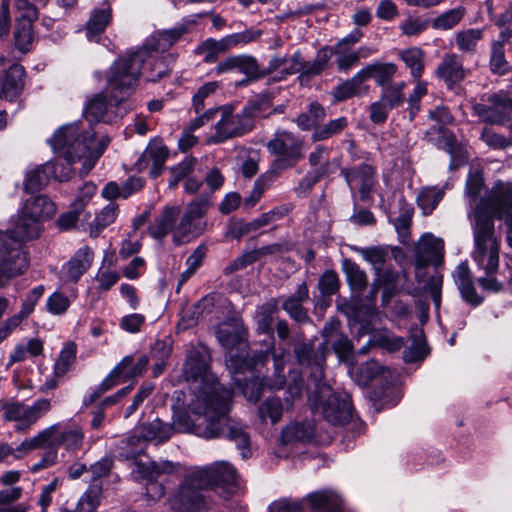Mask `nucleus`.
<instances>
[{
    "label": "nucleus",
    "mask_w": 512,
    "mask_h": 512,
    "mask_svg": "<svg viewBox=\"0 0 512 512\" xmlns=\"http://www.w3.org/2000/svg\"><path fill=\"white\" fill-rule=\"evenodd\" d=\"M215 383H206L195 394L191 403L192 416L182 413L177 415L171 426L174 433H192L197 436L213 439L225 436L236 443L243 459L251 456L250 435L247 427L228 417L231 408L233 391L223 390Z\"/></svg>",
    "instance_id": "1"
},
{
    "label": "nucleus",
    "mask_w": 512,
    "mask_h": 512,
    "mask_svg": "<svg viewBox=\"0 0 512 512\" xmlns=\"http://www.w3.org/2000/svg\"><path fill=\"white\" fill-rule=\"evenodd\" d=\"M188 27L178 24L173 28L159 31L136 51L117 59L107 76V91L113 94L116 103L128 96L137 85L141 75L147 81L155 82L168 73L163 53L170 49L185 33Z\"/></svg>",
    "instance_id": "2"
},
{
    "label": "nucleus",
    "mask_w": 512,
    "mask_h": 512,
    "mask_svg": "<svg viewBox=\"0 0 512 512\" xmlns=\"http://www.w3.org/2000/svg\"><path fill=\"white\" fill-rule=\"evenodd\" d=\"M471 218L473 249L471 258L485 274H495L499 267L501 236L496 232L494 218L504 220L506 242L512 248V186L494 188L487 198L474 207Z\"/></svg>",
    "instance_id": "3"
},
{
    "label": "nucleus",
    "mask_w": 512,
    "mask_h": 512,
    "mask_svg": "<svg viewBox=\"0 0 512 512\" xmlns=\"http://www.w3.org/2000/svg\"><path fill=\"white\" fill-rule=\"evenodd\" d=\"M95 136L92 125L79 121L60 127L48 143L67 165L82 161L79 174L83 177L95 166L110 142V138L105 136L95 143Z\"/></svg>",
    "instance_id": "4"
},
{
    "label": "nucleus",
    "mask_w": 512,
    "mask_h": 512,
    "mask_svg": "<svg viewBox=\"0 0 512 512\" xmlns=\"http://www.w3.org/2000/svg\"><path fill=\"white\" fill-rule=\"evenodd\" d=\"M246 335L244 324L238 320L224 322L217 328V340L228 350L225 361L229 372L235 373L244 368L255 369L259 365H265L269 359L268 351L249 353Z\"/></svg>",
    "instance_id": "5"
},
{
    "label": "nucleus",
    "mask_w": 512,
    "mask_h": 512,
    "mask_svg": "<svg viewBox=\"0 0 512 512\" xmlns=\"http://www.w3.org/2000/svg\"><path fill=\"white\" fill-rule=\"evenodd\" d=\"M269 105L268 98H259L249 102L239 113H234L232 105L219 106L220 118L214 124V133L207 139V143L222 144L248 134L255 127L254 118Z\"/></svg>",
    "instance_id": "6"
},
{
    "label": "nucleus",
    "mask_w": 512,
    "mask_h": 512,
    "mask_svg": "<svg viewBox=\"0 0 512 512\" xmlns=\"http://www.w3.org/2000/svg\"><path fill=\"white\" fill-rule=\"evenodd\" d=\"M314 409L332 425H344L352 419L353 406L347 392H335L324 381L307 387Z\"/></svg>",
    "instance_id": "7"
},
{
    "label": "nucleus",
    "mask_w": 512,
    "mask_h": 512,
    "mask_svg": "<svg viewBox=\"0 0 512 512\" xmlns=\"http://www.w3.org/2000/svg\"><path fill=\"white\" fill-rule=\"evenodd\" d=\"M265 147L273 157L270 167L280 173L293 168L304 158L303 138L285 129H276Z\"/></svg>",
    "instance_id": "8"
},
{
    "label": "nucleus",
    "mask_w": 512,
    "mask_h": 512,
    "mask_svg": "<svg viewBox=\"0 0 512 512\" xmlns=\"http://www.w3.org/2000/svg\"><path fill=\"white\" fill-rule=\"evenodd\" d=\"M209 196H201L185 206L179 223L173 230V242L181 245L202 235L207 229L205 215L211 207Z\"/></svg>",
    "instance_id": "9"
},
{
    "label": "nucleus",
    "mask_w": 512,
    "mask_h": 512,
    "mask_svg": "<svg viewBox=\"0 0 512 512\" xmlns=\"http://www.w3.org/2000/svg\"><path fill=\"white\" fill-rule=\"evenodd\" d=\"M194 482L213 488L224 497L236 494L240 488L235 468L227 462H215L193 471Z\"/></svg>",
    "instance_id": "10"
},
{
    "label": "nucleus",
    "mask_w": 512,
    "mask_h": 512,
    "mask_svg": "<svg viewBox=\"0 0 512 512\" xmlns=\"http://www.w3.org/2000/svg\"><path fill=\"white\" fill-rule=\"evenodd\" d=\"M292 352L295 362L299 366L311 369L307 387L323 381V365L329 353V349H325V345L315 346L314 339L298 338L292 342Z\"/></svg>",
    "instance_id": "11"
},
{
    "label": "nucleus",
    "mask_w": 512,
    "mask_h": 512,
    "mask_svg": "<svg viewBox=\"0 0 512 512\" xmlns=\"http://www.w3.org/2000/svg\"><path fill=\"white\" fill-rule=\"evenodd\" d=\"M488 104L473 105V112L490 125H504L510 119L512 98L504 92L494 93L487 99Z\"/></svg>",
    "instance_id": "12"
},
{
    "label": "nucleus",
    "mask_w": 512,
    "mask_h": 512,
    "mask_svg": "<svg viewBox=\"0 0 512 512\" xmlns=\"http://www.w3.org/2000/svg\"><path fill=\"white\" fill-rule=\"evenodd\" d=\"M202 484L194 482L193 472L184 480L171 500V506L178 512H201L207 508L206 497L201 492Z\"/></svg>",
    "instance_id": "13"
},
{
    "label": "nucleus",
    "mask_w": 512,
    "mask_h": 512,
    "mask_svg": "<svg viewBox=\"0 0 512 512\" xmlns=\"http://www.w3.org/2000/svg\"><path fill=\"white\" fill-rule=\"evenodd\" d=\"M71 166L72 165H67L66 163L65 165L63 163L58 165L47 161L46 163L29 170L25 177V190L28 192L41 190L49 183L52 177L56 178L58 181L69 180L74 174Z\"/></svg>",
    "instance_id": "14"
},
{
    "label": "nucleus",
    "mask_w": 512,
    "mask_h": 512,
    "mask_svg": "<svg viewBox=\"0 0 512 512\" xmlns=\"http://www.w3.org/2000/svg\"><path fill=\"white\" fill-rule=\"evenodd\" d=\"M185 372L188 377L194 379V394L206 383H215L219 387V394H222L223 390H228L219 383L214 374L208 372V355L202 349L192 348L189 350L185 362Z\"/></svg>",
    "instance_id": "15"
},
{
    "label": "nucleus",
    "mask_w": 512,
    "mask_h": 512,
    "mask_svg": "<svg viewBox=\"0 0 512 512\" xmlns=\"http://www.w3.org/2000/svg\"><path fill=\"white\" fill-rule=\"evenodd\" d=\"M9 243L0 242V287L24 273L28 267L25 253L17 247L15 241Z\"/></svg>",
    "instance_id": "16"
},
{
    "label": "nucleus",
    "mask_w": 512,
    "mask_h": 512,
    "mask_svg": "<svg viewBox=\"0 0 512 512\" xmlns=\"http://www.w3.org/2000/svg\"><path fill=\"white\" fill-rule=\"evenodd\" d=\"M40 232L41 225L21 210L11 220L10 228L7 231H0V242L10 245V241H15L17 247L21 249L22 242L38 237Z\"/></svg>",
    "instance_id": "17"
},
{
    "label": "nucleus",
    "mask_w": 512,
    "mask_h": 512,
    "mask_svg": "<svg viewBox=\"0 0 512 512\" xmlns=\"http://www.w3.org/2000/svg\"><path fill=\"white\" fill-rule=\"evenodd\" d=\"M2 409L6 420L21 421L24 425L31 426L50 411L51 402L44 398L35 401L31 406L19 402H10L4 404Z\"/></svg>",
    "instance_id": "18"
},
{
    "label": "nucleus",
    "mask_w": 512,
    "mask_h": 512,
    "mask_svg": "<svg viewBox=\"0 0 512 512\" xmlns=\"http://www.w3.org/2000/svg\"><path fill=\"white\" fill-rule=\"evenodd\" d=\"M341 175L350 188L352 196L358 189L361 200L369 198L375 182V170L371 165L363 163L356 167L342 168Z\"/></svg>",
    "instance_id": "19"
},
{
    "label": "nucleus",
    "mask_w": 512,
    "mask_h": 512,
    "mask_svg": "<svg viewBox=\"0 0 512 512\" xmlns=\"http://www.w3.org/2000/svg\"><path fill=\"white\" fill-rule=\"evenodd\" d=\"M173 435V427L169 423H164L159 418L151 422L144 423L134 430V433L128 438V443L134 444L136 441L143 440L163 443Z\"/></svg>",
    "instance_id": "20"
},
{
    "label": "nucleus",
    "mask_w": 512,
    "mask_h": 512,
    "mask_svg": "<svg viewBox=\"0 0 512 512\" xmlns=\"http://www.w3.org/2000/svg\"><path fill=\"white\" fill-rule=\"evenodd\" d=\"M93 259L94 253L89 246L79 248L62 267V279L65 282H77L90 268Z\"/></svg>",
    "instance_id": "21"
},
{
    "label": "nucleus",
    "mask_w": 512,
    "mask_h": 512,
    "mask_svg": "<svg viewBox=\"0 0 512 512\" xmlns=\"http://www.w3.org/2000/svg\"><path fill=\"white\" fill-rule=\"evenodd\" d=\"M454 282L460 292L462 299L476 307L483 302V297L478 295L467 261L461 262L452 273Z\"/></svg>",
    "instance_id": "22"
},
{
    "label": "nucleus",
    "mask_w": 512,
    "mask_h": 512,
    "mask_svg": "<svg viewBox=\"0 0 512 512\" xmlns=\"http://www.w3.org/2000/svg\"><path fill=\"white\" fill-rule=\"evenodd\" d=\"M168 155L169 151L167 147L161 142H150L137 161L136 166L138 170H144L151 163L152 168L150 170V175L153 178H156L161 174Z\"/></svg>",
    "instance_id": "23"
},
{
    "label": "nucleus",
    "mask_w": 512,
    "mask_h": 512,
    "mask_svg": "<svg viewBox=\"0 0 512 512\" xmlns=\"http://www.w3.org/2000/svg\"><path fill=\"white\" fill-rule=\"evenodd\" d=\"M309 299V290L305 282L298 285L296 291L284 299L282 309L289 317L298 323H307L310 318L308 310L304 308L303 303Z\"/></svg>",
    "instance_id": "24"
},
{
    "label": "nucleus",
    "mask_w": 512,
    "mask_h": 512,
    "mask_svg": "<svg viewBox=\"0 0 512 512\" xmlns=\"http://www.w3.org/2000/svg\"><path fill=\"white\" fill-rule=\"evenodd\" d=\"M25 70L23 66L13 63L9 68L0 73V99L13 100L21 93Z\"/></svg>",
    "instance_id": "25"
},
{
    "label": "nucleus",
    "mask_w": 512,
    "mask_h": 512,
    "mask_svg": "<svg viewBox=\"0 0 512 512\" xmlns=\"http://www.w3.org/2000/svg\"><path fill=\"white\" fill-rule=\"evenodd\" d=\"M262 366L263 365H259L255 369L244 368L235 373L229 372L235 386H237L242 395L248 401L253 403H256L257 401L260 400L264 388H266L264 381L262 380V378H259L257 376H253L250 379H247L242 378L241 375L245 374L246 371H249L251 374H253L255 371H258L259 368Z\"/></svg>",
    "instance_id": "26"
},
{
    "label": "nucleus",
    "mask_w": 512,
    "mask_h": 512,
    "mask_svg": "<svg viewBox=\"0 0 512 512\" xmlns=\"http://www.w3.org/2000/svg\"><path fill=\"white\" fill-rule=\"evenodd\" d=\"M59 424L61 428L54 436V447L62 445L68 452L80 450L85 438L82 427L72 420Z\"/></svg>",
    "instance_id": "27"
},
{
    "label": "nucleus",
    "mask_w": 512,
    "mask_h": 512,
    "mask_svg": "<svg viewBox=\"0 0 512 512\" xmlns=\"http://www.w3.org/2000/svg\"><path fill=\"white\" fill-rule=\"evenodd\" d=\"M364 82L368 79H374L377 86L385 88L391 85V82L397 73V66L391 62H373L360 70Z\"/></svg>",
    "instance_id": "28"
},
{
    "label": "nucleus",
    "mask_w": 512,
    "mask_h": 512,
    "mask_svg": "<svg viewBox=\"0 0 512 512\" xmlns=\"http://www.w3.org/2000/svg\"><path fill=\"white\" fill-rule=\"evenodd\" d=\"M40 225L43 220L51 218L56 212V206L45 195H35L27 199L21 209Z\"/></svg>",
    "instance_id": "29"
},
{
    "label": "nucleus",
    "mask_w": 512,
    "mask_h": 512,
    "mask_svg": "<svg viewBox=\"0 0 512 512\" xmlns=\"http://www.w3.org/2000/svg\"><path fill=\"white\" fill-rule=\"evenodd\" d=\"M179 217V207L167 206L163 209L161 215L155 220V222L148 227L149 235L155 240L161 241L176 226V221Z\"/></svg>",
    "instance_id": "30"
},
{
    "label": "nucleus",
    "mask_w": 512,
    "mask_h": 512,
    "mask_svg": "<svg viewBox=\"0 0 512 512\" xmlns=\"http://www.w3.org/2000/svg\"><path fill=\"white\" fill-rule=\"evenodd\" d=\"M60 424H53L37 435L25 439L20 446L15 449V458H21L27 452L40 447H54V436L59 432Z\"/></svg>",
    "instance_id": "31"
},
{
    "label": "nucleus",
    "mask_w": 512,
    "mask_h": 512,
    "mask_svg": "<svg viewBox=\"0 0 512 512\" xmlns=\"http://www.w3.org/2000/svg\"><path fill=\"white\" fill-rule=\"evenodd\" d=\"M137 473L141 475V477L147 479V494L150 495L153 499L161 498L165 491L164 487L156 482V478L167 471V468L170 467L168 464H158L152 462L150 466H145L144 464L138 463L136 465Z\"/></svg>",
    "instance_id": "32"
},
{
    "label": "nucleus",
    "mask_w": 512,
    "mask_h": 512,
    "mask_svg": "<svg viewBox=\"0 0 512 512\" xmlns=\"http://www.w3.org/2000/svg\"><path fill=\"white\" fill-rule=\"evenodd\" d=\"M306 499L316 512H343L342 498L332 491L311 493Z\"/></svg>",
    "instance_id": "33"
},
{
    "label": "nucleus",
    "mask_w": 512,
    "mask_h": 512,
    "mask_svg": "<svg viewBox=\"0 0 512 512\" xmlns=\"http://www.w3.org/2000/svg\"><path fill=\"white\" fill-rule=\"evenodd\" d=\"M437 74L448 84L462 81L465 70L460 57L454 53L445 55L437 68Z\"/></svg>",
    "instance_id": "34"
},
{
    "label": "nucleus",
    "mask_w": 512,
    "mask_h": 512,
    "mask_svg": "<svg viewBox=\"0 0 512 512\" xmlns=\"http://www.w3.org/2000/svg\"><path fill=\"white\" fill-rule=\"evenodd\" d=\"M279 175L280 172L272 169L271 167L265 173L260 175L255 180L250 195L243 199V207L248 209L255 206L265 191H267L276 181Z\"/></svg>",
    "instance_id": "35"
},
{
    "label": "nucleus",
    "mask_w": 512,
    "mask_h": 512,
    "mask_svg": "<svg viewBox=\"0 0 512 512\" xmlns=\"http://www.w3.org/2000/svg\"><path fill=\"white\" fill-rule=\"evenodd\" d=\"M332 57L330 47L325 46L317 51L316 57L312 61H303L300 72L302 78H312L320 75L327 70Z\"/></svg>",
    "instance_id": "36"
},
{
    "label": "nucleus",
    "mask_w": 512,
    "mask_h": 512,
    "mask_svg": "<svg viewBox=\"0 0 512 512\" xmlns=\"http://www.w3.org/2000/svg\"><path fill=\"white\" fill-rule=\"evenodd\" d=\"M342 270L352 291L361 293L367 288V274L357 263L350 259H344L342 261Z\"/></svg>",
    "instance_id": "37"
},
{
    "label": "nucleus",
    "mask_w": 512,
    "mask_h": 512,
    "mask_svg": "<svg viewBox=\"0 0 512 512\" xmlns=\"http://www.w3.org/2000/svg\"><path fill=\"white\" fill-rule=\"evenodd\" d=\"M440 145L447 153H449L451 157V169L463 165L467 161L465 148L461 143L457 141L455 135L452 132L444 131L442 133Z\"/></svg>",
    "instance_id": "38"
},
{
    "label": "nucleus",
    "mask_w": 512,
    "mask_h": 512,
    "mask_svg": "<svg viewBox=\"0 0 512 512\" xmlns=\"http://www.w3.org/2000/svg\"><path fill=\"white\" fill-rule=\"evenodd\" d=\"M332 55H337L336 65L339 71L348 72L352 67L357 65L361 58H367L375 51L369 47L363 46L360 47L357 51L346 53L343 49H339V52L336 51L335 47H330Z\"/></svg>",
    "instance_id": "39"
},
{
    "label": "nucleus",
    "mask_w": 512,
    "mask_h": 512,
    "mask_svg": "<svg viewBox=\"0 0 512 512\" xmlns=\"http://www.w3.org/2000/svg\"><path fill=\"white\" fill-rule=\"evenodd\" d=\"M278 312V304L276 299L259 306L255 312V321L257 331L261 334H271L274 316Z\"/></svg>",
    "instance_id": "40"
},
{
    "label": "nucleus",
    "mask_w": 512,
    "mask_h": 512,
    "mask_svg": "<svg viewBox=\"0 0 512 512\" xmlns=\"http://www.w3.org/2000/svg\"><path fill=\"white\" fill-rule=\"evenodd\" d=\"M483 38V30L479 28H469L458 31L455 34V44L459 51L466 54H474L478 43Z\"/></svg>",
    "instance_id": "41"
},
{
    "label": "nucleus",
    "mask_w": 512,
    "mask_h": 512,
    "mask_svg": "<svg viewBox=\"0 0 512 512\" xmlns=\"http://www.w3.org/2000/svg\"><path fill=\"white\" fill-rule=\"evenodd\" d=\"M109 103L106 96L103 93L96 94L88 103L85 108L86 121L83 122L85 125L92 123H98L100 121H106L105 115L108 111Z\"/></svg>",
    "instance_id": "42"
},
{
    "label": "nucleus",
    "mask_w": 512,
    "mask_h": 512,
    "mask_svg": "<svg viewBox=\"0 0 512 512\" xmlns=\"http://www.w3.org/2000/svg\"><path fill=\"white\" fill-rule=\"evenodd\" d=\"M465 15L466 8L464 6H457L434 18L431 21V26L435 30H450L456 27Z\"/></svg>",
    "instance_id": "43"
},
{
    "label": "nucleus",
    "mask_w": 512,
    "mask_h": 512,
    "mask_svg": "<svg viewBox=\"0 0 512 512\" xmlns=\"http://www.w3.org/2000/svg\"><path fill=\"white\" fill-rule=\"evenodd\" d=\"M314 428L311 424L300 422L287 425L281 432V437L284 443H291L295 441L306 442L312 438Z\"/></svg>",
    "instance_id": "44"
},
{
    "label": "nucleus",
    "mask_w": 512,
    "mask_h": 512,
    "mask_svg": "<svg viewBox=\"0 0 512 512\" xmlns=\"http://www.w3.org/2000/svg\"><path fill=\"white\" fill-rule=\"evenodd\" d=\"M111 20L110 8L95 9L86 24V35L89 40H93L101 34Z\"/></svg>",
    "instance_id": "45"
},
{
    "label": "nucleus",
    "mask_w": 512,
    "mask_h": 512,
    "mask_svg": "<svg viewBox=\"0 0 512 512\" xmlns=\"http://www.w3.org/2000/svg\"><path fill=\"white\" fill-rule=\"evenodd\" d=\"M363 82L361 72L358 71L352 78L334 87L332 95L338 102L345 101L360 94V87Z\"/></svg>",
    "instance_id": "46"
},
{
    "label": "nucleus",
    "mask_w": 512,
    "mask_h": 512,
    "mask_svg": "<svg viewBox=\"0 0 512 512\" xmlns=\"http://www.w3.org/2000/svg\"><path fill=\"white\" fill-rule=\"evenodd\" d=\"M118 215V205L110 202L98 213L91 223L90 235L97 237L107 226L112 224Z\"/></svg>",
    "instance_id": "47"
},
{
    "label": "nucleus",
    "mask_w": 512,
    "mask_h": 512,
    "mask_svg": "<svg viewBox=\"0 0 512 512\" xmlns=\"http://www.w3.org/2000/svg\"><path fill=\"white\" fill-rule=\"evenodd\" d=\"M348 125L346 117H339L317 126L311 135L313 141H324L342 132Z\"/></svg>",
    "instance_id": "48"
},
{
    "label": "nucleus",
    "mask_w": 512,
    "mask_h": 512,
    "mask_svg": "<svg viewBox=\"0 0 512 512\" xmlns=\"http://www.w3.org/2000/svg\"><path fill=\"white\" fill-rule=\"evenodd\" d=\"M282 414L283 405L277 397L267 398L258 407V416L263 423L270 420L272 424H275L280 421Z\"/></svg>",
    "instance_id": "49"
},
{
    "label": "nucleus",
    "mask_w": 512,
    "mask_h": 512,
    "mask_svg": "<svg viewBox=\"0 0 512 512\" xmlns=\"http://www.w3.org/2000/svg\"><path fill=\"white\" fill-rule=\"evenodd\" d=\"M405 82H397L383 88L380 99L392 110L397 108L406 100L404 89Z\"/></svg>",
    "instance_id": "50"
},
{
    "label": "nucleus",
    "mask_w": 512,
    "mask_h": 512,
    "mask_svg": "<svg viewBox=\"0 0 512 512\" xmlns=\"http://www.w3.org/2000/svg\"><path fill=\"white\" fill-rule=\"evenodd\" d=\"M412 217L413 208L404 206L401 208L399 215L392 221L402 244L409 242Z\"/></svg>",
    "instance_id": "51"
},
{
    "label": "nucleus",
    "mask_w": 512,
    "mask_h": 512,
    "mask_svg": "<svg viewBox=\"0 0 512 512\" xmlns=\"http://www.w3.org/2000/svg\"><path fill=\"white\" fill-rule=\"evenodd\" d=\"M33 22L18 21L14 32L15 46L22 52H27L33 40Z\"/></svg>",
    "instance_id": "52"
},
{
    "label": "nucleus",
    "mask_w": 512,
    "mask_h": 512,
    "mask_svg": "<svg viewBox=\"0 0 512 512\" xmlns=\"http://www.w3.org/2000/svg\"><path fill=\"white\" fill-rule=\"evenodd\" d=\"M318 290L323 297L335 295L340 288V279L333 269L325 270L319 277Z\"/></svg>",
    "instance_id": "53"
},
{
    "label": "nucleus",
    "mask_w": 512,
    "mask_h": 512,
    "mask_svg": "<svg viewBox=\"0 0 512 512\" xmlns=\"http://www.w3.org/2000/svg\"><path fill=\"white\" fill-rule=\"evenodd\" d=\"M444 191L436 188H426L419 194L417 201L423 213L428 215L437 207L443 199Z\"/></svg>",
    "instance_id": "54"
},
{
    "label": "nucleus",
    "mask_w": 512,
    "mask_h": 512,
    "mask_svg": "<svg viewBox=\"0 0 512 512\" xmlns=\"http://www.w3.org/2000/svg\"><path fill=\"white\" fill-rule=\"evenodd\" d=\"M357 252L362 256V258L365 261L372 265L375 273H379V271L384 269V264L388 258V253L383 248H358Z\"/></svg>",
    "instance_id": "55"
},
{
    "label": "nucleus",
    "mask_w": 512,
    "mask_h": 512,
    "mask_svg": "<svg viewBox=\"0 0 512 512\" xmlns=\"http://www.w3.org/2000/svg\"><path fill=\"white\" fill-rule=\"evenodd\" d=\"M101 495V487L98 484L89 486L84 495L79 499L76 510L77 512H95L99 505Z\"/></svg>",
    "instance_id": "56"
},
{
    "label": "nucleus",
    "mask_w": 512,
    "mask_h": 512,
    "mask_svg": "<svg viewBox=\"0 0 512 512\" xmlns=\"http://www.w3.org/2000/svg\"><path fill=\"white\" fill-rule=\"evenodd\" d=\"M400 58L411 70L415 78H419L423 72V53L419 48H410L400 53Z\"/></svg>",
    "instance_id": "57"
},
{
    "label": "nucleus",
    "mask_w": 512,
    "mask_h": 512,
    "mask_svg": "<svg viewBox=\"0 0 512 512\" xmlns=\"http://www.w3.org/2000/svg\"><path fill=\"white\" fill-rule=\"evenodd\" d=\"M419 249L427 255L428 260L437 261L443 256L444 243L440 238L427 235L422 238Z\"/></svg>",
    "instance_id": "58"
},
{
    "label": "nucleus",
    "mask_w": 512,
    "mask_h": 512,
    "mask_svg": "<svg viewBox=\"0 0 512 512\" xmlns=\"http://www.w3.org/2000/svg\"><path fill=\"white\" fill-rule=\"evenodd\" d=\"M490 68L494 73L504 75L509 70V64L505 59V47L502 42H494L490 57Z\"/></svg>",
    "instance_id": "59"
},
{
    "label": "nucleus",
    "mask_w": 512,
    "mask_h": 512,
    "mask_svg": "<svg viewBox=\"0 0 512 512\" xmlns=\"http://www.w3.org/2000/svg\"><path fill=\"white\" fill-rule=\"evenodd\" d=\"M219 88L217 81L203 84L195 93L192 99V108L196 114H199L205 108V101L209 99Z\"/></svg>",
    "instance_id": "60"
},
{
    "label": "nucleus",
    "mask_w": 512,
    "mask_h": 512,
    "mask_svg": "<svg viewBox=\"0 0 512 512\" xmlns=\"http://www.w3.org/2000/svg\"><path fill=\"white\" fill-rule=\"evenodd\" d=\"M265 387L271 390H280L285 386L284 362L282 358L274 355V373L271 376L263 377Z\"/></svg>",
    "instance_id": "61"
},
{
    "label": "nucleus",
    "mask_w": 512,
    "mask_h": 512,
    "mask_svg": "<svg viewBox=\"0 0 512 512\" xmlns=\"http://www.w3.org/2000/svg\"><path fill=\"white\" fill-rule=\"evenodd\" d=\"M125 358H128L129 362L119 371L122 380L125 382L142 375L149 363V359L145 355L139 357L136 363H133L132 356H126Z\"/></svg>",
    "instance_id": "62"
},
{
    "label": "nucleus",
    "mask_w": 512,
    "mask_h": 512,
    "mask_svg": "<svg viewBox=\"0 0 512 512\" xmlns=\"http://www.w3.org/2000/svg\"><path fill=\"white\" fill-rule=\"evenodd\" d=\"M75 357L76 345L74 343L67 344L60 352V355L54 365L55 375L58 377L63 376L74 362Z\"/></svg>",
    "instance_id": "63"
},
{
    "label": "nucleus",
    "mask_w": 512,
    "mask_h": 512,
    "mask_svg": "<svg viewBox=\"0 0 512 512\" xmlns=\"http://www.w3.org/2000/svg\"><path fill=\"white\" fill-rule=\"evenodd\" d=\"M237 70L245 74L249 79H259L264 76L259 70L256 59L248 55L237 56Z\"/></svg>",
    "instance_id": "64"
}]
</instances>
